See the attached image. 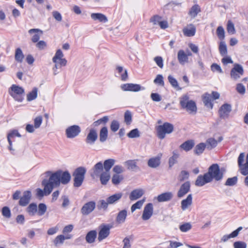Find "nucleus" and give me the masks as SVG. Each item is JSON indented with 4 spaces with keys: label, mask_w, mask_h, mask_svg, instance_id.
<instances>
[{
    "label": "nucleus",
    "mask_w": 248,
    "mask_h": 248,
    "mask_svg": "<svg viewBox=\"0 0 248 248\" xmlns=\"http://www.w3.org/2000/svg\"><path fill=\"white\" fill-rule=\"evenodd\" d=\"M123 179V177L122 176L115 174L113 175L111 181L114 185H116L119 184Z\"/></svg>",
    "instance_id": "obj_58"
},
{
    "label": "nucleus",
    "mask_w": 248,
    "mask_h": 248,
    "mask_svg": "<svg viewBox=\"0 0 248 248\" xmlns=\"http://www.w3.org/2000/svg\"><path fill=\"white\" fill-rule=\"evenodd\" d=\"M232 110L231 105L226 103L222 105L219 109L218 113L221 119L227 118Z\"/></svg>",
    "instance_id": "obj_10"
},
{
    "label": "nucleus",
    "mask_w": 248,
    "mask_h": 248,
    "mask_svg": "<svg viewBox=\"0 0 248 248\" xmlns=\"http://www.w3.org/2000/svg\"><path fill=\"white\" fill-rule=\"evenodd\" d=\"M190 189V183L189 181H186L183 183L177 192V196L179 198L183 197Z\"/></svg>",
    "instance_id": "obj_12"
},
{
    "label": "nucleus",
    "mask_w": 248,
    "mask_h": 248,
    "mask_svg": "<svg viewBox=\"0 0 248 248\" xmlns=\"http://www.w3.org/2000/svg\"><path fill=\"white\" fill-rule=\"evenodd\" d=\"M173 130V124L167 122L164 123L156 127L157 136L159 139L163 140L165 138L166 134H170Z\"/></svg>",
    "instance_id": "obj_3"
},
{
    "label": "nucleus",
    "mask_w": 248,
    "mask_h": 248,
    "mask_svg": "<svg viewBox=\"0 0 248 248\" xmlns=\"http://www.w3.org/2000/svg\"><path fill=\"white\" fill-rule=\"evenodd\" d=\"M86 172V169L84 167H79L74 171L73 175L78 176L85 178V175Z\"/></svg>",
    "instance_id": "obj_37"
},
{
    "label": "nucleus",
    "mask_w": 248,
    "mask_h": 248,
    "mask_svg": "<svg viewBox=\"0 0 248 248\" xmlns=\"http://www.w3.org/2000/svg\"><path fill=\"white\" fill-rule=\"evenodd\" d=\"M202 101L204 104V105L211 109L213 108V104L212 101L213 99H212V95L208 93H205L202 96Z\"/></svg>",
    "instance_id": "obj_21"
},
{
    "label": "nucleus",
    "mask_w": 248,
    "mask_h": 248,
    "mask_svg": "<svg viewBox=\"0 0 248 248\" xmlns=\"http://www.w3.org/2000/svg\"><path fill=\"white\" fill-rule=\"evenodd\" d=\"M153 205L152 203L147 204L143 209L142 215V219L143 220L149 219L153 214Z\"/></svg>",
    "instance_id": "obj_11"
},
{
    "label": "nucleus",
    "mask_w": 248,
    "mask_h": 248,
    "mask_svg": "<svg viewBox=\"0 0 248 248\" xmlns=\"http://www.w3.org/2000/svg\"><path fill=\"white\" fill-rule=\"evenodd\" d=\"M111 226L109 224H102L99 227V231L98 235L99 242L107 238L110 234V230Z\"/></svg>",
    "instance_id": "obj_5"
},
{
    "label": "nucleus",
    "mask_w": 248,
    "mask_h": 248,
    "mask_svg": "<svg viewBox=\"0 0 248 248\" xmlns=\"http://www.w3.org/2000/svg\"><path fill=\"white\" fill-rule=\"evenodd\" d=\"M138 160H128L125 161L124 164L129 170L134 171L139 170V167L137 165Z\"/></svg>",
    "instance_id": "obj_28"
},
{
    "label": "nucleus",
    "mask_w": 248,
    "mask_h": 248,
    "mask_svg": "<svg viewBox=\"0 0 248 248\" xmlns=\"http://www.w3.org/2000/svg\"><path fill=\"white\" fill-rule=\"evenodd\" d=\"M189 176V172L186 170H182L178 176V180L180 182H183L188 179Z\"/></svg>",
    "instance_id": "obj_49"
},
{
    "label": "nucleus",
    "mask_w": 248,
    "mask_h": 248,
    "mask_svg": "<svg viewBox=\"0 0 248 248\" xmlns=\"http://www.w3.org/2000/svg\"><path fill=\"white\" fill-rule=\"evenodd\" d=\"M169 82L170 85L177 90H181V88L179 86L177 80L171 75H169L168 77Z\"/></svg>",
    "instance_id": "obj_42"
},
{
    "label": "nucleus",
    "mask_w": 248,
    "mask_h": 248,
    "mask_svg": "<svg viewBox=\"0 0 248 248\" xmlns=\"http://www.w3.org/2000/svg\"><path fill=\"white\" fill-rule=\"evenodd\" d=\"M74 186L76 187L80 186L84 180V178H82L78 176H74Z\"/></svg>",
    "instance_id": "obj_51"
},
{
    "label": "nucleus",
    "mask_w": 248,
    "mask_h": 248,
    "mask_svg": "<svg viewBox=\"0 0 248 248\" xmlns=\"http://www.w3.org/2000/svg\"><path fill=\"white\" fill-rule=\"evenodd\" d=\"M144 191L141 188H137L132 190L129 195V199L131 201H135L141 197Z\"/></svg>",
    "instance_id": "obj_18"
},
{
    "label": "nucleus",
    "mask_w": 248,
    "mask_h": 248,
    "mask_svg": "<svg viewBox=\"0 0 248 248\" xmlns=\"http://www.w3.org/2000/svg\"><path fill=\"white\" fill-rule=\"evenodd\" d=\"M46 210V205L45 203H40L38 206L37 214L39 216H42L45 214Z\"/></svg>",
    "instance_id": "obj_43"
},
{
    "label": "nucleus",
    "mask_w": 248,
    "mask_h": 248,
    "mask_svg": "<svg viewBox=\"0 0 248 248\" xmlns=\"http://www.w3.org/2000/svg\"><path fill=\"white\" fill-rule=\"evenodd\" d=\"M124 122L127 125H129L132 122V113L129 110H126L124 115Z\"/></svg>",
    "instance_id": "obj_53"
},
{
    "label": "nucleus",
    "mask_w": 248,
    "mask_h": 248,
    "mask_svg": "<svg viewBox=\"0 0 248 248\" xmlns=\"http://www.w3.org/2000/svg\"><path fill=\"white\" fill-rule=\"evenodd\" d=\"M179 156V154L177 151H174L172 152V156L169 159V168H171L177 162V159Z\"/></svg>",
    "instance_id": "obj_35"
},
{
    "label": "nucleus",
    "mask_w": 248,
    "mask_h": 248,
    "mask_svg": "<svg viewBox=\"0 0 248 248\" xmlns=\"http://www.w3.org/2000/svg\"><path fill=\"white\" fill-rule=\"evenodd\" d=\"M145 201V199H143L142 200H140L133 204L131 207V212H133L137 209H140Z\"/></svg>",
    "instance_id": "obj_50"
},
{
    "label": "nucleus",
    "mask_w": 248,
    "mask_h": 248,
    "mask_svg": "<svg viewBox=\"0 0 248 248\" xmlns=\"http://www.w3.org/2000/svg\"><path fill=\"white\" fill-rule=\"evenodd\" d=\"M26 211L31 216H34L37 212V205L36 203H31L27 208Z\"/></svg>",
    "instance_id": "obj_36"
},
{
    "label": "nucleus",
    "mask_w": 248,
    "mask_h": 248,
    "mask_svg": "<svg viewBox=\"0 0 248 248\" xmlns=\"http://www.w3.org/2000/svg\"><path fill=\"white\" fill-rule=\"evenodd\" d=\"M123 195L121 192L116 193L107 198L108 202L109 204H115L122 198Z\"/></svg>",
    "instance_id": "obj_27"
},
{
    "label": "nucleus",
    "mask_w": 248,
    "mask_h": 248,
    "mask_svg": "<svg viewBox=\"0 0 248 248\" xmlns=\"http://www.w3.org/2000/svg\"><path fill=\"white\" fill-rule=\"evenodd\" d=\"M242 227H238L236 230L233 231L231 233L228 235H223L222 238H221V242H227L229 239L232 238H234L236 237L238 234L239 232L241 230H242Z\"/></svg>",
    "instance_id": "obj_23"
},
{
    "label": "nucleus",
    "mask_w": 248,
    "mask_h": 248,
    "mask_svg": "<svg viewBox=\"0 0 248 248\" xmlns=\"http://www.w3.org/2000/svg\"><path fill=\"white\" fill-rule=\"evenodd\" d=\"M2 215L6 218H10L11 217V211L7 206H4L2 208Z\"/></svg>",
    "instance_id": "obj_60"
},
{
    "label": "nucleus",
    "mask_w": 248,
    "mask_h": 248,
    "mask_svg": "<svg viewBox=\"0 0 248 248\" xmlns=\"http://www.w3.org/2000/svg\"><path fill=\"white\" fill-rule=\"evenodd\" d=\"M173 197V194L171 192H166L158 195L156 198L158 202H162L170 201Z\"/></svg>",
    "instance_id": "obj_19"
},
{
    "label": "nucleus",
    "mask_w": 248,
    "mask_h": 248,
    "mask_svg": "<svg viewBox=\"0 0 248 248\" xmlns=\"http://www.w3.org/2000/svg\"><path fill=\"white\" fill-rule=\"evenodd\" d=\"M185 109L189 114H195L197 111L195 102L193 100Z\"/></svg>",
    "instance_id": "obj_39"
},
{
    "label": "nucleus",
    "mask_w": 248,
    "mask_h": 248,
    "mask_svg": "<svg viewBox=\"0 0 248 248\" xmlns=\"http://www.w3.org/2000/svg\"><path fill=\"white\" fill-rule=\"evenodd\" d=\"M192 203V195L190 194L187 195L186 199L183 200L181 202V209L184 211L190 206Z\"/></svg>",
    "instance_id": "obj_22"
},
{
    "label": "nucleus",
    "mask_w": 248,
    "mask_h": 248,
    "mask_svg": "<svg viewBox=\"0 0 248 248\" xmlns=\"http://www.w3.org/2000/svg\"><path fill=\"white\" fill-rule=\"evenodd\" d=\"M178 60L181 64H184L188 61L187 55L183 50H180L178 52Z\"/></svg>",
    "instance_id": "obj_38"
},
{
    "label": "nucleus",
    "mask_w": 248,
    "mask_h": 248,
    "mask_svg": "<svg viewBox=\"0 0 248 248\" xmlns=\"http://www.w3.org/2000/svg\"><path fill=\"white\" fill-rule=\"evenodd\" d=\"M65 240V236L63 235H58L54 240L53 243L55 246H57L59 245L62 244Z\"/></svg>",
    "instance_id": "obj_54"
},
{
    "label": "nucleus",
    "mask_w": 248,
    "mask_h": 248,
    "mask_svg": "<svg viewBox=\"0 0 248 248\" xmlns=\"http://www.w3.org/2000/svg\"><path fill=\"white\" fill-rule=\"evenodd\" d=\"M31 197V194L30 191H25L23 195L20 198L19 204L22 206L27 205L29 203Z\"/></svg>",
    "instance_id": "obj_15"
},
{
    "label": "nucleus",
    "mask_w": 248,
    "mask_h": 248,
    "mask_svg": "<svg viewBox=\"0 0 248 248\" xmlns=\"http://www.w3.org/2000/svg\"><path fill=\"white\" fill-rule=\"evenodd\" d=\"M127 215V211L125 209L120 211L116 217V221L118 224H122L125 222Z\"/></svg>",
    "instance_id": "obj_24"
},
{
    "label": "nucleus",
    "mask_w": 248,
    "mask_h": 248,
    "mask_svg": "<svg viewBox=\"0 0 248 248\" xmlns=\"http://www.w3.org/2000/svg\"><path fill=\"white\" fill-rule=\"evenodd\" d=\"M184 34L187 37L193 36L195 34L196 28L192 24H190L188 27L185 28L183 30Z\"/></svg>",
    "instance_id": "obj_25"
},
{
    "label": "nucleus",
    "mask_w": 248,
    "mask_h": 248,
    "mask_svg": "<svg viewBox=\"0 0 248 248\" xmlns=\"http://www.w3.org/2000/svg\"><path fill=\"white\" fill-rule=\"evenodd\" d=\"M91 18L94 20H98L100 22L106 23L108 21L107 17L101 13H93L91 15Z\"/></svg>",
    "instance_id": "obj_30"
},
{
    "label": "nucleus",
    "mask_w": 248,
    "mask_h": 248,
    "mask_svg": "<svg viewBox=\"0 0 248 248\" xmlns=\"http://www.w3.org/2000/svg\"><path fill=\"white\" fill-rule=\"evenodd\" d=\"M108 128L104 126L101 128L99 133L100 141L102 142L105 141L108 138Z\"/></svg>",
    "instance_id": "obj_40"
},
{
    "label": "nucleus",
    "mask_w": 248,
    "mask_h": 248,
    "mask_svg": "<svg viewBox=\"0 0 248 248\" xmlns=\"http://www.w3.org/2000/svg\"><path fill=\"white\" fill-rule=\"evenodd\" d=\"M46 173L47 176H50L48 179H44L43 183L45 185V190H47L48 193H51L53 188L59 186L61 184H67L71 178L68 171L58 170L54 172L47 171Z\"/></svg>",
    "instance_id": "obj_1"
},
{
    "label": "nucleus",
    "mask_w": 248,
    "mask_h": 248,
    "mask_svg": "<svg viewBox=\"0 0 248 248\" xmlns=\"http://www.w3.org/2000/svg\"><path fill=\"white\" fill-rule=\"evenodd\" d=\"M28 32L30 35L33 34L31 39L33 43H37L40 38V36L43 34V31L39 29H31L28 31Z\"/></svg>",
    "instance_id": "obj_16"
},
{
    "label": "nucleus",
    "mask_w": 248,
    "mask_h": 248,
    "mask_svg": "<svg viewBox=\"0 0 248 248\" xmlns=\"http://www.w3.org/2000/svg\"><path fill=\"white\" fill-rule=\"evenodd\" d=\"M37 88H34L31 92L29 93L27 95V100L28 101H31L36 98L37 96Z\"/></svg>",
    "instance_id": "obj_44"
},
{
    "label": "nucleus",
    "mask_w": 248,
    "mask_h": 248,
    "mask_svg": "<svg viewBox=\"0 0 248 248\" xmlns=\"http://www.w3.org/2000/svg\"><path fill=\"white\" fill-rule=\"evenodd\" d=\"M217 34L220 39H224L225 38V31L222 26H218L217 29Z\"/></svg>",
    "instance_id": "obj_59"
},
{
    "label": "nucleus",
    "mask_w": 248,
    "mask_h": 248,
    "mask_svg": "<svg viewBox=\"0 0 248 248\" xmlns=\"http://www.w3.org/2000/svg\"><path fill=\"white\" fill-rule=\"evenodd\" d=\"M241 173L243 175H248V164L246 163L239 167Z\"/></svg>",
    "instance_id": "obj_61"
},
{
    "label": "nucleus",
    "mask_w": 248,
    "mask_h": 248,
    "mask_svg": "<svg viewBox=\"0 0 248 248\" xmlns=\"http://www.w3.org/2000/svg\"><path fill=\"white\" fill-rule=\"evenodd\" d=\"M192 101L189 99L187 95H183L180 98V105L181 108L185 109Z\"/></svg>",
    "instance_id": "obj_26"
},
{
    "label": "nucleus",
    "mask_w": 248,
    "mask_h": 248,
    "mask_svg": "<svg viewBox=\"0 0 248 248\" xmlns=\"http://www.w3.org/2000/svg\"><path fill=\"white\" fill-rule=\"evenodd\" d=\"M97 236V232L95 230L89 232L85 237V239L88 243L91 244L94 242Z\"/></svg>",
    "instance_id": "obj_29"
},
{
    "label": "nucleus",
    "mask_w": 248,
    "mask_h": 248,
    "mask_svg": "<svg viewBox=\"0 0 248 248\" xmlns=\"http://www.w3.org/2000/svg\"><path fill=\"white\" fill-rule=\"evenodd\" d=\"M206 144L204 143H200L197 145L194 149V153L197 155H200L204 150L206 147Z\"/></svg>",
    "instance_id": "obj_45"
},
{
    "label": "nucleus",
    "mask_w": 248,
    "mask_h": 248,
    "mask_svg": "<svg viewBox=\"0 0 248 248\" xmlns=\"http://www.w3.org/2000/svg\"><path fill=\"white\" fill-rule=\"evenodd\" d=\"M206 174L211 182L213 180L216 181H220L223 178L224 170L223 169H220L217 164H213L209 167Z\"/></svg>",
    "instance_id": "obj_2"
},
{
    "label": "nucleus",
    "mask_w": 248,
    "mask_h": 248,
    "mask_svg": "<svg viewBox=\"0 0 248 248\" xmlns=\"http://www.w3.org/2000/svg\"><path fill=\"white\" fill-rule=\"evenodd\" d=\"M155 84L160 85L161 86H164V82L163 80V77L162 75L158 74L156 76V78L154 80Z\"/></svg>",
    "instance_id": "obj_55"
},
{
    "label": "nucleus",
    "mask_w": 248,
    "mask_h": 248,
    "mask_svg": "<svg viewBox=\"0 0 248 248\" xmlns=\"http://www.w3.org/2000/svg\"><path fill=\"white\" fill-rule=\"evenodd\" d=\"M15 136H17L18 137H21V135L18 133L17 130H12L11 132H10L7 136V140L8 142H10L11 144V139L14 137Z\"/></svg>",
    "instance_id": "obj_57"
},
{
    "label": "nucleus",
    "mask_w": 248,
    "mask_h": 248,
    "mask_svg": "<svg viewBox=\"0 0 248 248\" xmlns=\"http://www.w3.org/2000/svg\"><path fill=\"white\" fill-rule=\"evenodd\" d=\"M81 131L80 127L77 125H73L68 127L65 130L67 138L73 139L78 135Z\"/></svg>",
    "instance_id": "obj_7"
},
{
    "label": "nucleus",
    "mask_w": 248,
    "mask_h": 248,
    "mask_svg": "<svg viewBox=\"0 0 248 248\" xmlns=\"http://www.w3.org/2000/svg\"><path fill=\"white\" fill-rule=\"evenodd\" d=\"M244 72L242 66L238 63H235L231 69L230 76L233 80H237L243 75Z\"/></svg>",
    "instance_id": "obj_6"
},
{
    "label": "nucleus",
    "mask_w": 248,
    "mask_h": 248,
    "mask_svg": "<svg viewBox=\"0 0 248 248\" xmlns=\"http://www.w3.org/2000/svg\"><path fill=\"white\" fill-rule=\"evenodd\" d=\"M205 144L208 149L211 150L217 146V142L214 138H209L206 140Z\"/></svg>",
    "instance_id": "obj_41"
},
{
    "label": "nucleus",
    "mask_w": 248,
    "mask_h": 248,
    "mask_svg": "<svg viewBox=\"0 0 248 248\" xmlns=\"http://www.w3.org/2000/svg\"><path fill=\"white\" fill-rule=\"evenodd\" d=\"M227 30L228 32L231 34H233L235 32L234 24L231 20L228 21Z\"/></svg>",
    "instance_id": "obj_56"
},
{
    "label": "nucleus",
    "mask_w": 248,
    "mask_h": 248,
    "mask_svg": "<svg viewBox=\"0 0 248 248\" xmlns=\"http://www.w3.org/2000/svg\"><path fill=\"white\" fill-rule=\"evenodd\" d=\"M101 183L102 185H106L110 178V172L105 171L99 175Z\"/></svg>",
    "instance_id": "obj_33"
},
{
    "label": "nucleus",
    "mask_w": 248,
    "mask_h": 248,
    "mask_svg": "<svg viewBox=\"0 0 248 248\" xmlns=\"http://www.w3.org/2000/svg\"><path fill=\"white\" fill-rule=\"evenodd\" d=\"M24 56L21 49L20 48H17L16 50L15 53V60L19 62H21L24 59Z\"/></svg>",
    "instance_id": "obj_46"
},
{
    "label": "nucleus",
    "mask_w": 248,
    "mask_h": 248,
    "mask_svg": "<svg viewBox=\"0 0 248 248\" xmlns=\"http://www.w3.org/2000/svg\"><path fill=\"white\" fill-rule=\"evenodd\" d=\"M122 90L124 91L139 92L141 90H144L145 88L141 86L140 84L133 83H125L121 86Z\"/></svg>",
    "instance_id": "obj_8"
},
{
    "label": "nucleus",
    "mask_w": 248,
    "mask_h": 248,
    "mask_svg": "<svg viewBox=\"0 0 248 248\" xmlns=\"http://www.w3.org/2000/svg\"><path fill=\"white\" fill-rule=\"evenodd\" d=\"M192 226L190 223H185L179 226L180 231L182 232H186L190 230Z\"/></svg>",
    "instance_id": "obj_62"
},
{
    "label": "nucleus",
    "mask_w": 248,
    "mask_h": 248,
    "mask_svg": "<svg viewBox=\"0 0 248 248\" xmlns=\"http://www.w3.org/2000/svg\"><path fill=\"white\" fill-rule=\"evenodd\" d=\"M104 167L102 163L100 161L97 163L91 170V176L93 178L99 176L103 172Z\"/></svg>",
    "instance_id": "obj_13"
},
{
    "label": "nucleus",
    "mask_w": 248,
    "mask_h": 248,
    "mask_svg": "<svg viewBox=\"0 0 248 248\" xmlns=\"http://www.w3.org/2000/svg\"><path fill=\"white\" fill-rule=\"evenodd\" d=\"M161 16L158 15H155L150 18V22L151 23H152L154 25H159V23L161 21Z\"/></svg>",
    "instance_id": "obj_64"
},
{
    "label": "nucleus",
    "mask_w": 248,
    "mask_h": 248,
    "mask_svg": "<svg viewBox=\"0 0 248 248\" xmlns=\"http://www.w3.org/2000/svg\"><path fill=\"white\" fill-rule=\"evenodd\" d=\"M115 163V160L112 158L105 160L103 164L104 170L109 172L110 169L114 165Z\"/></svg>",
    "instance_id": "obj_34"
},
{
    "label": "nucleus",
    "mask_w": 248,
    "mask_h": 248,
    "mask_svg": "<svg viewBox=\"0 0 248 248\" xmlns=\"http://www.w3.org/2000/svg\"><path fill=\"white\" fill-rule=\"evenodd\" d=\"M44 183V180L42 181V185L43 186H44V189L42 190L41 189V188H37L36 191V195L38 196V197H43L44 195H49L50 193H47V190H45L46 189V187H45V185H44L43 184Z\"/></svg>",
    "instance_id": "obj_47"
},
{
    "label": "nucleus",
    "mask_w": 248,
    "mask_h": 248,
    "mask_svg": "<svg viewBox=\"0 0 248 248\" xmlns=\"http://www.w3.org/2000/svg\"><path fill=\"white\" fill-rule=\"evenodd\" d=\"M210 182L211 181L206 173H205L203 175H200L198 176L195 181V185L197 186H202L205 184Z\"/></svg>",
    "instance_id": "obj_20"
},
{
    "label": "nucleus",
    "mask_w": 248,
    "mask_h": 248,
    "mask_svg": "<svg viewBox=\"0 0 248 248\" xmlns=\"http://www.w3.org/2000/svg\"><path fill=\"white\" fill-rule=\"evenodd\" d=\"M96 203L94 201L89 202L85 203L81 209L83 215L87 216L92 213L95 208Z\"/></svg>",
    "instance_id": "obj_9"
},
{
    "label": "nucleus",
    "mask_w": 248,
    "mask_h": 248,
    "mask_svg": "<svg viewBox=\"0 0 248 248\" xmlns=\"http://www.w3.org/2000/svg\"><path fill=\"white\" fill-rule=\"evenodd\" d=\"M201 11V8L199 5L195 4L190 9L188 14L191 18H194Z\"/></svg>",
    "instance_id": "obj_32"
},
{
    "label": "nucleus",
    "mask_w": 248,
    "mask_h": 248,
    "mask_svg": "<svg viewBox=\"0 0 248 248\" xmlns=\"http://www.w3.org/2000/svg\"><path fill=\"white\" fill-rule=\"evenodd\" d=\"M219 51L222 56H224L227 54V46L225 42H220L219 46Z\"/></svg>",
    "instance_id": "obj_48"
},
{
    "label": "nucleus",
    "mask_w": 248,
    "mask_h": 248,
    "mask_svg": "<svg viewBox=\"0 0 248 248\" xmlns=\"http://www.w3.org/2000/svg\"><path fill=\"white\" fill-rule=\"evenodd\" d=\"M162 155V154L160 153L157 156L150 158L147 162L148 166L152 168H156L159 166Z\"/></svg>",
    "instance_id": "obj_14"
},
{
    "label": "nucleus",
    "mask_w": 248,
    "mask_h": 248,
    "mask_svg": "<svg viewBox=\"0 0 248 248\" xmlns=\"http://www.w3.org/2000/svg\"><path fill=\"white\" fill-rule=\"evenodd\" d=\"M9 92L15 100L20 102L23 101L24 89L22 87L13 84L10 87Z\"/></svg>",
    "instance_id": "obj_4"
},
{
    "label": "nucleus",
    "mask_w": 248,
    "mask_h": 248,
    "mask_svg": "<svg viewBox=\"0 0 248 248\" xmlns=\"http://www.w3.org/2000/svg\"><path fill=\"white\" fill-rule=\"evenodd\" d=\"M140 136L139 131L137 128L132 130L127 134V136L130 138H138Z\"/></svg>",
    "instance_id": "obj_63"
},
{
    "label": "nucleus",
    "mask_w": 248,
    "mask_h": 248,
    "mask_svg": "<svg viewBox=\"0 0 248 248\" xmlns=\"http://www.w3.org/2000/svg\"><path fill=\"white\" fill-rule=\"evenodd\" d=\"M97 137L96 131L93 129H91L86 137V142L90 145H93L96 140Z\"/></svg>",
    "instance_id": "obj_17"
},
{
    "label": "nucleus",
    "mask_w": 248,
    "mask_h": 248,
    "mask_svg": "<svg viewBox=\"0 0 248 248\" xmlns=\"http://www.w3.org/2000/svg\"><path fill=\"white\" fill-rule=\"evenodd\" d=\"M194 144V142L193 140H188L182 143L180 146V147L185 151L187 152L192 149Z\"/></svg>",
    "instance_id": "obj_31"
},
{
    "label": "nucleus",
    "mask_w": 248,
    "mask_h": 248,
    "mask_svg": "<svg viewBox=\"0 0 248 248\" xmlns=\"http://www.w3.org/2000/svg\"><path fill=\"white\" fill-rule=\"evenodd\" d=\"M237 181L238 178L237 176L229 178L226 180L225 185L227 186H233L237 184Z\"/></svg>",
    "instance_id": "obj_52"
}]
</instances>
